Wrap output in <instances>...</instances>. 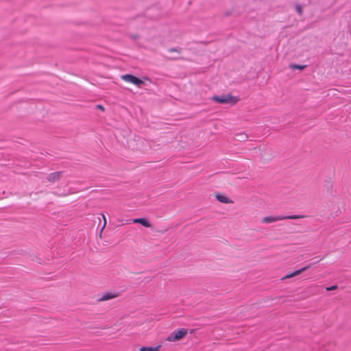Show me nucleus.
I'll list each match as a JSON object with an SVG mask.
<instances>
[{
    "instance_id": "nucleus-1",
    "label": "nucleus",
    "mask_w": 351,
    "mask_h": 351,
    "mask_svg": "<svg viewBox=\"0 0 351 351\" xmlns=\"http://www.w3.org/2000/svg\"><path fill=\"white\" fill-rule=\"evenodd\" d=\"M303 217L300 215H278V216H267L261 219V222L263 223H270L277 221L290 219H296Z\"/></svg>"
},
{
    "instance_id": "nucleus-2",
    "label": "nucleus",
    "mask_w": 351,
    "mask_h": 351,
    "mask_svg": "<svg viewBox=\"0 0 351 351\" xmlns=\"http://www.w3.org/2000/svg\"><path fill=\"white\" fill-rule=\"evenodd\" d=\"M213 100L219 104H234L238 101V99L235 97H232L230 95H222V96H214Z\"/></svg>"
},
{
    "instance_id": "nucleus-3",
    "label": "nucleus",
    "mask_w": 351,
    "mask_h": 351,
    "mask_svg": "<svg viewBox=\"0 0 351 351\" xmlns=\"http://www.w3.org/2000/svg\"><path fill=\"white\" fill-rule=\"evenodd\" d=\"M187 333L185 328H181L171 332L167 338L168 341H177L183 338Z\"/></svg>"
},
{
    "instance_id": "nucleus-4",
    "label": "nucleus",
    "mask_w": 351,
    "mask_h": 351,
    "mask_svg": "<svg viewBox=\"0 0 351 351\" xmlns=\"http://www.w3.org/2000/svg\"><path fill=\"white\" fill-rule=\"evenodd\" d=\"M121 80L123 81L133 84L138 87H141L142 85L144 84V82L138 77L131 75V74H125L121 76Z\"/></svg>"
},
{
    "instance_id": "nucleus-5",
    "label": "nucleus",
    "mask_w": 351,
    "mask_h": 351,
    "mask_svg": "<svg viewBox=\"0 0 351 351\" xmlns=\"http://www.w3.org/2000/svg\"><path fill=\"white\" fill-rule=\"evenodd\" d=\"M309 267H310V265H307V266L302 267L300 269H298L294 272L288 274L284 278H282V279H287V278H290L296 276L300 274L302 271H306Z\"/></svg>"
},
{
    "instance_id": "nucleus-6",
    "label": "nucleus",
    "mask_w": 351,
    "mask_h": 351,
    "mask_svg": "<svg viewBox=\"0 0 351 351\" xmlns=\"http://www.w3.org/2000/svg\"><path fill=\"white\" fill-rule=\"evenodd\" d=\"M117 296V294L114 293H106L102 295V296L99 299V301H106L112 298H114Z\"/></svg>"
},
{
    "instance_id": "nucleus-7",
    "label": "nucleus",
    "mask_w": 351,
    "mask_h": 351,
    "mask_svg": "<svg viewBox=\"0 0 351 351\" xmlns=\"http://www.w3.org/2000/svg\"><path fill=\"white\" fill-rule=\"evenodd\" d=\"M132 222L134 223H140L142 226L147 227V228L150 227V226H151L150 223H149V221L145 218L134 219L132 220Z\"/></svg>"
},
{
    "instance_id": "nucleus-8",
    "label": "nucleus",
    "mask_w": 351,
    "mask_h": 351,
    "mask_svg": "<svg viewBox=\"0 0 351 351\" xmlns=\"http://www.w3.org/2000/svg\"><path fill=\"white\" fill-rule=\"evenodd\" d=\"M60 172H54L48 176V180L49 182H55L60 178Z\"/></svg>"
},
{
    "instance_id": "nucleus-9",
    "label": "nucleus",
    "mask_w": 351,
    "mask_h": 351,
    "mask_svg": "<svg viewBox=\"0 0 351 351\" xmlns=\"http://www.w3.org/2000/svg\"><path fill=\"white\" fill-rule=\"evenodd\" d=\"M216 198L218 201H219L220 202H222V203L232 202V201H230L228 197H227L226 196H225L223 195L218 194L216 195Z\"/></svg>"
},
{
    "instance_id": "nucleus-10",
    "label": "nucleus",
    "mask_w": 351,
    "mask_h": 351,
    "mask_svg": "<svg viewBox=\"0 0 351 351\" xmlns=\"http://www.w3.org/2000/svg\"><path fill=\"white\" fill-rule=\"evenodd\" d=\"M160 346H150V347H141L139 351H158L160 348Z\"/></svg>"
},
{
    "instance_id": "nucleus-11",
    "label": "nucleus",
    "mask_w": 351,
    "mask_h": 351,
    "mask_svg": "<svg viewBox=\"0 0 351 351\" xmlns=\"http://www.w3.org/2000/svg\"><path fill=\"white\" fill-rule=\"evenodd\" d=\"M291 66L293 69H300V70H302L306 67V66H304V65H298V64H292Z\"/></svg>"
},
{
    "instance_id": "nucleus-12",
    "label": "nucleus",
    "mask_w": 351,
    "mask_h": 351,
    "mask_svg": "<svg viewBox=\"0 0 351 351\" xmlns=\"http://www.w3.org/2000/svg\"><path fill=\"white\" fill-rule=\"evenodd\" d=\"M239 141H244L247 138V136L245 134H240L237 135Z\"/></svg>"
},
{
    "instance_id": "nucleus-13",
    "label": "nucleus",
    "mask_w": 351,
    "mask_h": 351,
    "mask_svg": "<svg viewBox=\"0 0 351 351\" xmlns=\"http://www.w3.org/2000/svg\"><path fill=\"white\" fill-rule=\"evenodd\" d=\"M337 288V287L336 285L328 287L326 288V291H329L335 290Z\"/></svg>"
},
{
    "instance_id": "nucleus-14",
    "label": "nucleus",
    "mask_w": 351,
    "mask_h": 351,
    "mask_svg": "<svg viewBox=\"0 0 351 351\" xmlns=\"http://www.w3.org/2000/svg\"><path fill=\"white\" fill-rule=\"evenodd\" d=\"M296 9L299 14L302 13V7L300 5H297Z\"/></svg>"
},
{
    "instance_id": "nucleus-15",
    "label": "nucleus",
    "mask_w": 351,
    "mask_h": 351,
    "mask_svg": "<svg viewBox=\"0 0 351 351\" xmlns=\"http://www.w3.org/2000/svg\"><path fill=\"white\" fill-rule=\"evenodd\" d=\"M103 218H104V226L102 227V229L104 228L106 224V217L104 215H103Z\"/></svg>"
}]
</instances>
